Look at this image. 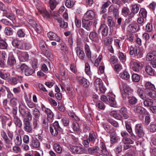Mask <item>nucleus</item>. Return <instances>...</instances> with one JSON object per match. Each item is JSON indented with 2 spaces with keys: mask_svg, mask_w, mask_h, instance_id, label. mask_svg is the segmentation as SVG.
Segmentation results:
<instances>
[{
  "mask_svg": "<svg viewBox=\"0 0 156 156\" xmlns=\"http://www.w3.org/2000/svg\"><path fill=\"white\" fill-rule=\"evenodd\" d=\"M76 80L79 84L84 87H87L90 85V83L88 80L83 77L77 76L76 77Z\"/></svg>",
  "mask_w": 156,
  "mask_h": 156,
  "instance_id": "obj_7",
  "label": "nucleus"
},
{
  "mask_svg": "<svg viewBox=\"0 0 156 156\" xmlns=\"http://www.w3.org/2000/svg\"><path fill=\"white\" fill-rule=\"evenodd\" d=\"M62 130L58 121L55 122L53 125L50 126V131L52 135L56 136L58 134V132Z\"/></svg>",
  "mask_w": 156,
  "mask_h": 156,
  "instance_id": "obj_4",
  "label": "nucleus"
},
{
  "mask_svg": "<svg viewBox=\"0 0 156 156\" xmlns=\"http://www.w3.org/2000/svg\"><path fill=\"white\" fill-rule=\"evenodd\" d=\"M142 67V65L140 62H134L132 66V69L135 72H138Z\"/></svg>",
  "mask_w": 156,
  "mask_h": 156,
  "instance_id": "obj_22",
  "label": "nucleus"
},
{
  "mask_svg": "<svg viewBox=\"0 0 156 156\" xmlns=\"http://www.w3.org/2000/svg\"><path fill=\"white\" fill-rule=\"evenodd\" d=\"M154 90H151L148 92L147 94L148 96L152 98H156V91Z\"/></svg>",
  "mask_w": 156,
  "mask_h": 156,
  "instance_id": "obj_52",
  "label": "nucleus"
},
{
  "mask_svg": "<svg viewBox=\"0 0 156 156\" xmlns=\"http://www.w3.org/2000/svg\"><path fill=\"white\" fill-rule=\"evenodd\" d=\"M108 27L105 24H101L98 29V33L101 32L102 36L106 37L108 35Z\"/></svg>",
  "mask_w": 156,
  "mask_h": 156,
  "instance_id": "obj_12",
  "label": "nucleus"
},
{
  "mask_svg": "<svg viewBox=\"0 0 156 156\" xmlns=\"http://www.w3.org/2000/svg\"><path fill=\"white\" fill-rule=\"evenodd\" d=\"M129 12V9L127 7H124L122 10V13L123 16H127Z\"/></svg>",
  "mask_w": 156,
  "mask_h": 156,
  "instance_id": "obj_61",
  "label": "nucleus"
},
{
  "mask_svg": "<svg viewBox=\"0 0 156 156\" xmlns=\"http://www.w3.org/2000/svg\"><path fill=\"white\" fill-rule=\"evenodd\" d=\"M107 24L109 27H114L115 25V23L113 20L112 17L109 16L107 18Z\"/></svg>",
  "mask_w": 156,
  "mask_h": 156,
  "instance_id": "obj_42",
  "label": "nucleus"
},
{
  "mask_svg": "<svg viewBox=\"0 0 156 156\" xmlns=\"http://www.w3.org/2000/svg\"><path fill=\"white\" fill-rule=\"evenodd\" d=\"M133 121L132 119H129L125 121V127L126 130L130 134V137L133 140H135L136 136L133 133L131 127V122Z\"/></svg>",
  "mask_w": 156,
  "mask_h": 156,
  "instance_id": "obj_5",
  "label": "nucleus"
},
{
  "mask_svg": "<svg viewBox=\"0 0 156 156\" xmlns=\"http://www.w3.org/2000/svg\"><path fill=\"white\" fill-rule=\"evenodd\" d=\"M39 45L41 49L47 56L49 57L52 56V55L51 53L49 50H48L46 45L44 41H41Z\"/></svg>",
  "mask_w": 156,
  "mask_h": 156,
  "instance_id": "obj_8",
  "label": "nucleus"
},
{
  "mask_svg": "<svg viewBox=\"0 0 156 156\" xmlns=\"http://www.w3.org/2000/svg\"><path fill=\"white\" fill-rule=\"evenodd\" d=\"M23 122L24 130L28 133H32V129L30 126V122L29 121L25 118L23 119Z\"/></svg>",
  "mask_w": 156,
  "mask_h": 156,
  "instance_id": "obj_10",
  "label": "nucleus"
},
{
  "mask_svg": "<svg viewBox=\"0 0 156 156\" xmlns=\"http://www.w3.org/2000/svg\"><path fill=\"white\" fill-rule=\"evenodd\" d=\"M72 128L74 131L76 132L79 131L80 130V127L79 124L76 121L72 123Z\"/></svg>",
  "mask_w": 156,
  "mask_h": 156,
  "instance_id": "obj_51",
  "label": "nucleus"
},
{
  "mask_svg": "<svg viewBox=\"0 0 156 156\" xmlns=\"http://www.w3.org/2000/svg\"><path fill=\"white\" fill-rule=\"evenodd\" d=\"M77 55L81 60H83L85 57V53L80 47H77L76 48Z\"/></svg>",
  "mask_w": 156,
  "mask_h": 156,
  "instance_id": "obj_19",
  "label": "nucleus"
},
{
  "mask_svg": "<svg viewBox=\"0 0 156 156\" xmlns=\"http://www.w3.org/2000/svg\"><path fill=\"white\" fill-rule=\"evenodd\" d=\"M100 145V147L98 146H95L89 148L87 150L88 153L89 154L96 156L108 155L109 152L107 150L105 144L101 142Z\"/></svg>",
  "mask_w": 156,
  "mask_h": 156,
  "instance_id": "obj_1",
  "label": "nucleus"
},
{
  "mask_svg": "<svg viewBox=\"0 0 156 156\" xmlns=\"http://www.w3.org/2000/svg\"><path fill=\"white\" fill-rule=\"evenodd\" d=\"M89 37L90 40L95 43L98 42L99 41V36L97 33L95 31L90 32Z\"/></svg>",
  "mask_w": 156,
  "mask_h": 156,
  "instance_id": "obj_13",
  "label": "nucleus"
},
{
  "mask_svg": "<svg viewBox=\"0 0 156 156\" xmlns=\"http://www.w3.org/2000/svg\"><path fill=\"white\" fill-rule=\"evenodd\" d=\"M54 148L55 151L58 154H60L62 152V148L60 145L58 144H55L54 145Z\"/></svg>",
  "mask_w": 156,
  "mask_h": 156,
  "instance_id": "obj_49",
  "label": "nucleus"
},
{
  "mask_svg": "<svg viewBox=\"0 0 156 156\" xmlns=\"http://www.w3.org/2000/svg\"><path fill=\"white\" fill-rule=\"evenodd\" d=\"M122 142L125 144H132L133 143V141L131 139L127 137L123 138L122 140Z\"/></svg>",
  "mask_w": 156,
  "mask_h": 156,
  "instance_id": "obj_60",
  "label": "nucleus"
},
{
  "mask_svg": "<svg viewBox=\"0 0 156 156\" xmlns=\"http://www.w3.org/2000/svg\"><path fill=\"white\" fill-rule=\"evenodd\" d=\"M140 51L139 47L131 46L130 48L129 54L131 55H134L135 56H137Z\"/></svg>",
  "mask_w": 156,
  "mask_h": 156,
  "instance_id": "obj_17",
  "label": "nucleus"
},
{
  "mask_svg": "<svg viewBox=\"0 0 156 156\" xmlns=\"http://www.w3.org/2000/svg\"><path fill=\"white\" fill-rule=\"evenodd\" d=\"M92 22L90 20H86L83 19L82 20L83 27L87 31H90L91 28Z\"/></svg>",
  "mask_w": 156,
  "mask_h": 156,
  "instance_id": "obj_15",
  "label": "nucleus"
},
{
  "mask_svg": "<svg viewBox=\"0 0 156 156\" xmlns=\"http://www.w3.org/2000/svg\"><path fill=\"white\" fill-rule=\"evenodd\" d=\"M128 28L132 33H135L140 30L139 25L137 24L130 25L128 26Z\"/></svg>",
  "mask_w": 156,
  "mask_h": 156,
  "instance_id": "obj_26",
  "label": "nucleus"
},
{
  "mask_svg": "<svg viewBox=\"0 0 156 156\" xmlns=\"http://www.w3.org/2000/svg\"><path fill=\"white\" fill-rule=\"evenodd\" d=\"M78 33L83 38H85L87 34L83 28H80L78 30Z\"/></svg>",
  "mask_w": 156,
  "mask_h": 156,
  "instance_id": "obj_53",
  "label": "nucleus"
},
{
  "mask_svg": "<svg viewBox=\"0 0 156 156\" xmlns=\"http://www.w3.org/2000/svg\"><path fill=\"white\" fill-rule=\"evenodd\" d=\"M132 80L135 82H138L140 79V77L139 75L136 73H133L132 76Z\"/></svg>",
  "mask_w": 156,
  "mask_h": 156,
  "instance_id": "obj_56",
  "label": "nucleus"
},
{
  "mask_svg": "<svg viewBox=\"0 0 156 156\" xmlns=\"http://www.w3.org/2000/svg\"><path fill=\"white\" fill-rule=\"evenodd\" d=\"M135 132L136 134L139 137L142 138L144 135L143 126L141 124H137L136 125Z\"/></svg>",
  "mask_w": 156,
  "mask_h": 156,
  "instance_id": "obj_9",
  "label": "nucleus"
},
{
  "mask_svg": "<svg viewBox=\"0 0 156 156\" xmlns=\"http://www.w3.org/2000/svg\"><path fill=\"white\" fill-rule=\"evenodd\" d=\"M49 2L50 7L51 10H54L58 4V3L55 0H50Z\"/></svg>",
  "mask_w": 156,
  "mask_h": 156,
  "instance_id": "obj_46",
  "label": "nucleus"
},
{
  "mask_svg": "<svg viewBox=\"0 0 156 156\" xmlns=\"http://www.w3.org/2000/svg\"><path fill=\"white\" fill-rule=\"evenodd\" d=\"M69 151L73 154H87L86 150L80 146H74L70 145L68 147Z\"/></svg>",
  "mask_w": 156,
  "mask_h": 156,
  "instance_id": "obj_2",
  "label": "nucleus"
},
{
  "mask_svg": "<svg viewBox=\"0 0 156 156\" xmlns=\"http://www.w3.org/2000/svg\"><path fill=\"white\" fill-rule=\"evenodd\" d=\"M14 121L16 125L18 127H21L22 126V123L20 119L16 116H14Z\"/></svg>",
  "mask_w": 156,
  "mask_h": 156,
  "instance_id": "obj_43",
  "label": "nucleus"
},
{
  "mask_svg": "<svg viewBox=\"0 0 156 156\" xmlns=\"http://www.w3.org/2000/svg\"><path fill=\"white\" fill-rule=\"evenodd\" d=\"M97 138V136L94 133H90L88 139L90 142H92L94 144Z\"/></svg>",
  "mask_w": 156,
  "mask_h": 156,
  "instance_id": "obj_41",
  "label": "nucleus"
},
{
  "mask_svg": "<svg viewBox=\"0 0 156 156\" xmlns=\"http://www.w3.org/2000/svg\"><path fill=\"white\" fill-rule=\"evenodd\" d=\"M32 114L34 117L37 119H39L41 115L40 112L39 110L36 108H34L32 109Z\"/></svg>",
  "mask_w": 156,
  "mask_h": 156,
  "instance_id": "obj_31",
  "label": "nucleus"
},
{
  "mask_svg": "<svg viewBox=\"0 0 156 156\" xmlns=\"http://www.w3.org/2000/svg\"><path fill=\"white\" fill-rule=\"evenodd\" d=\"M14 142L16 145L18 146L20 145L22 143L21 137L18 134L16 135L14 139Z\"/></svg>",
  "mask_w": 156,
  "mask_h": 156,
  "instance_id": "obj_35",
  "label": "nucleus"
},
{
  "mask_svg": "<svg viewBox=\"0 0 156 156\" xmlns=\"http://www.w3.org/2000/svg\"><path fill=\"white\" fill-rule=\"evenodd\" d=\"M6 91L7 92H10V90L9 87L4 85L0 86V93L2 94V96H5Z\"/></svg>",
  "mask_w": 156,
  "mask_h": 156,
  "instance_id": "obj_24",
  "label": "nucleus"
},
{
  "mask_svg": "<svg viewBox=\"0 0 156 156\" xmlns=\"http://www.w3.org/2000/svg\"><path fill=\"white\" fill-rule=\"evenodd\" d=\"M143 90L141 89H138L137 90V93L140 98L143 100H145L146 98V95L144 94Z\"/></svg>",
  "mask_w": 156,
  "mask_h": 156,
  "instance_id": "obj_59",
  "label": "nucleus"
},
{
  "mask_svg": "<svg viewBox=\"0 0 156 156\" xmlns=\"http://www.w3.org/2000/svg\"><path fill=\"white\" fill-rule=\"evenodd\" d=\"M3 11V16H6L7 18H9L11 20L15 19V16L12 13H9L5 10Z\"/></svg>",
  "mask_w": 156,
  "mask_h": 156,
  "instance_id": "obj_33",
  "label": "nucleus"
},
{
  "mask_svg": "<svg viewBox=\"0 0 156 156\" xmlns=\"http://www.w3.org/2000/svg\"><path fill=\"white\" fill-rule=\"evenodd\" d=\"M108 13L109 15H112L115 19L119 16V9L117 6L114 5H112L109 7Z\"/></svg>",
  "mask_w": 156,
  "mask_h": 156,
  "instance_id": "obj_6",
  "label": "nucleus"
},
{
  "mask_svg": "<svg viewBox=\"0 0 156 156\" xmlns=\"http://www.w3.org/2000/svg\"><path fill=\"white\" fill-rule=\"evenodd\" d=\"M119 76L122 79L126 80H128L130 78V76L129 73L126 71H124L120 73L119 74Z\"/></svg>",
  "mask_w": 156,
  "mask_h": 156,
  "instance_id": "obj_30",
  "label": "nucleus"
},
{
  "mask_svg": "<svg viewBox=\"0 0 156 156\" xmlns=\"http://www.w3.org/2000/svg\"><path fill=\"white\" fill-rule=\"evenodd\" d=\"M16 60L13 55L9 56L7 61V64L10 66H13L16 63Z\"/></svg>",
  "mask_w": 156,
  "mask_h": 156,
  "instance_id": "obj_28",
  "label": "nucleus"
},
{
  "mask_svg": "<svg viewBox=\"0 0 156 156\" xmlns=\"http://www.w3.org/2000/svg\"><path fill=\"white\" fill-rule=\"evenodd\" d=\"M95 16L94 12L91 10L88 11L84 14L83 17V20H92Z\"/></svg>",
  "mask_w": 156,
  "mask_h": 156,
  "instance_id": "obj_11",
  "label": "nucleus"
},
{
  "mask_svg": "<svg viewBox=\"0 0 156 156\" xmlns=\"http://www.w3.org/2000/svg\"><path fill=\"white\" fill-rule=\"evenodd\" d=\"M102 84L101 80L99 78L97 79L94 82V85L96 90H98V88Z\"/></svg>",
  "mask_w": 156,
  "mask_h": 156,
  "instance_id": "obj_48",
  "label": "nucleus"
},
{
  "mask_svg": "<svg viewBox=\"0 0 156 156\" xmlns=\"http://www.w3.org/2000/svg\"><path fill=\"white\" fill-rule=\"evenodd\" d=\"M1 134L2 140L6 144H9L12 142L13 137L12 133L8 131L6 134L4 131H2L1 132Z\"/></svg>",
  "mask_w": 156,
  "mask_h": 156,
  "instance_id": "obj_3",
  "label": "nucleus"
},
{
  "mask_svg": "<svg viewBox=\"0 0 156 156\" xmlns=\"http://www.w3.org/2000/svg\"><path fill=\"white\" fill-rule=\"evenodd\" d=\"M14 20H11L9 18L7 19H3L1 20V22L7 26H10L11 25V22Z\"/></svg>",
  "mask_w": 156,
  "mask_h": 156,
  "instance_id": "obj_36",
  "label": "nucleus"
},
{
  "mask_svg": "<svg viewBox=\"0 0 156 156\" xmlns=\"http://www.w3.org/2000/svg\"><path fill=\"white\" fill-rule=\"evenodd\" d=\"M112 41L113 39L112 38L109 37H107L104 40V44L107 46L110 45V44H112Z\"/></svg>",
  "mask_w": 156,
  "mask_h": 156,
  "instance_id": "obj_55",
  "label": "nucleus"
},
{
  "mask_svg": "<svg viewBox=\"0 0 156 156\" xmlns=\"http://www.w3.org/2000/svg\"><path fill=\"white\" fill-rule=\"evenodd\" d=\"M12 45L16 48L23 49L24 48L23 44L20 40L17 39H14L12 42Z\"/></svg>",
  "mask_w": 156,
  "mask_h": 156,
  "instance_id": "obj_16",
  "label": "nucleus"
},
{
  "mask_svg": "<svg viewBox=\"0 0 156 156\" xmlns=\"http://www.w3.org/2000/svg\"><path fill=\"white\" fill-rule=\"evenodd\" d=\"M34 73V70L30 69L28 67L27 69L25 72V74L27 76H29L32 75Z\"/></svg>",
  "mask_w": 156,
  "mask_h": 156,
  "instance_id": "obj_62",
  "label": "nucleus"
},
{
  "mask_svg": "<svg viewBox=\"0 0 156 156\" xmlns=\"http://www.w3.org/2000/svg\"><path fill=\"white\" fill-rule=\"evenodd\" d=\"M44 112L47 115V119L49 120V122H51L54 119V114L52 111L48 108H45Z\"/></svg>",
  "mask_w": 156,
  "mask_h": 156,
  "instance_id": "obj_20",
  "label": "nucleus"
},
{
  "mask_svg": "<svg viewBox=\"0 0 156 156\" xmlns=\"http://www.w3.org/2000/svg\"><path fill=\"white\" fill-rule=\"evenodd\" d=\"M143 104L145 107H151L153 105V100L148 99L145 100L143 102Z\"/></svg>",
  "mask_w": 156,
  "mask_h": 156,
  "instance_id": "obj_37",
  "label": "nucleus"
},
{
  "mask_svg": "<svg viewBox=\"0 0 156 156\" xmlns=\"http://www.w3.org/2000/svg\"><path fill=\"white\" fill-rule=\"evenodd\" d=\"M10 76L9 73L7 72L4 73L2 70H0V77L2 79L5 80H8L9 79Z\"/></svg>",
  "mask_w": 156,
  "mask_h": 156,
  "instance_id": "obj_29",
  "label": "nucleus"
},
{
  "mask_svg": "<svg viewBox=\"0 0 156 156\" xmlns=\"http://www.w3.org/2000/svg\"><path fill=\"white\" fill-rule=\"evenodd\" d=\"M145 71L150 75L153 76L154 75V72L153 69L149 66H146Z\"/></svg>",
  "mask_w": 156,
  "mask_h": 156,
  "instance_id": "obj_39",
  "label": "nucleus"
},
{
  "mask_svg": "<svg viewBox=\"0 0 156 156\" xmlns=\"http://www.w3.org/2000/svg\"><path fill=\"white\" fill-rule=\"evenodd\" d=\"M22 78L23 77L21 76L12 77L9 79L10 83L12 85H15L18 83L20 82L22 80Z\"/></svg>",
  "mask_w": 156,
  "mask_h": 156,
  "instance_id": "obj_14",
  "label": "nucleus"
},
{
  "mask_svg": "<svg viewBox=\"0 0 156 156\" xmlns=\"http://www.w3.org/2000/svg\"><path fill=\"white\" fill-rule=\"evenodd\" d=\"M156 56V51H152L149 52L147 55L146 60L147 61H151L154 59Z\"/></svg>",
  "mask_w": 156,
  "mask_h": 156,
  "instance_id": "obj_23",
  "label": "nucleus"
},
{
  "mask_svg": "<svg viewBox=\"0 0 156 156\" xmlns=\"http://www.w3.org/2000/svg\"><path fill=\"white\" fill-rule=\"evenodd\" d=\"M40 145V143L37 139H33L30 144V146L34 148H38Z\"/></svg>",
  "mask_w": 156,
  "mask_h": 156,
  "instance_id": "obj_27",
  "label": "nucleus"
},
{
  "mask_svg": "<svg viewBox=\"0 0 156 156\" xmlns=\"http://www.w3.org/2000/svg\"><path fill=\"white\" fill-rule=\"evenodd\" d=\"M58 23L59 24V26L61 28L65 29L67 28L68 27V24L67 22L64 21L62 19L61 20H58Z\"/></svg>",
  "mask_w": 156,
  "mask_h": 156,
  "instance_id": "obj_40",
  "label": "nucleus"
},
{
  "mask_svg": "<svg viewBox=\"0 0 156 156\" xmlns=\"http://www.w3.org/2000/svg\"><path fill=\"white\" fill-rule=\"evenodd\" d=\"M96 105L99 109L104 110L105 108V106L104 103L101 101H98L97 102Z\"/></svg>",
  "mask_w": 156,
  "mask_h": 156,
  "instance_id": "obj_45",
  "label": "nucleus"
},
{
  "mask_svg": "<svg viewBox=\"0 0 156 156\" xmlns=\"http://www.w3.org/2000/svg\"><path fill=\"white\" fill-rule=\"evenodd\" d=\"M133 111L135 113L140 114H144L145 112V109L144 108L138 105L135 106Z\"/></svg>",
  "mask_w": 156,
  "mask_h": 156,
  "instance_id": "obj_25",
  "label": "nucleus"
},
{
  "mask_svg": "<svg viewBox=\"0 0 156 156\" xmlns=\"http://www.w3.org/2000/svg\"><path fill=\"white\" fill-rule=\"evenodd\" d=\"M137 98L134 97H132L129 100V103L131 105H134L137 102Z\"/></svg>",
  "mask_w": 156,
  "mask_h": 156,
  "instance_id": "obj_64",
  "label": "nucleus"
},
{
  "mask_svg": "<svg viewBox=\"0 0 156 156\" xmlns=\"http://www.w3.org/2000/svg\"><path fill=\"white\" fill-rule=\"evenodd\" d=\"M19 111L20 114L24 118L25 116L26 115V113L27 112L26 111V109L23 107L20 106L19 108Z\"/></svg>",
  "mask_w": 156,
  "mask_h": 156,
  "instance_id": "obj_57",
  "label": "nucleus"
},
{
  "mask_svg": "<svg viewBox=\"0 0 156 156\" xmlns=\"http://www.w3.org/2000/svg\"><path fill=\"white\" fill-rule=\"evenodd\" d=\"M13 32L12 29L9 27H5L4 31L5 35L8 36L12 35L13 34Z\"/></svg>",
  "mask_w": 156,
  "mask_h": 156,
  "instance_id": "obj_34",
  "label": "nucleus"
},
{
  "mask_svg": "<svg viewBox=\"0 0 156 156\" xmlns=\"http://www.w3.org/2000/svg\"><path fill=\"white\" fill-rule=\"evenodd\" d=\"M108 102L110 104L111 106L112 107H114L116 104V102L115 98L108 96Z\"/></svg>",
  "mask_w": 156,
  "mask_h": 156,
  "instance_id": "obj_47",
  "label": "nucleus"
},
{
  "mask_svg": "<svg viewBox=\"0 0 156 156\" xmlns=\"http://www.w3.org/2000/svg\"><path fill=\"white\" fill-rule=\"evenodd\" d=\"M139 15L140 17L144 18H146L147 16V12L146 10L143 8L141 9L139 12Z\"/></svg>",
  "mask_w": 156,
  "mask_h": 156,
  "instance_id": "obj_54",
  "label": "nucleus"
},
{
  "mask_svg": "<svg viewBox=\"0 0 156 156\" xmlns=\"http://www.w3.org/2000/svg\"><path fill=\"white\" fill-rule=\"evenodd\" d=\"M140 9L139 6L136 4L132 5L131 6V12L134 13H137Z\"/></svg>",
  "mask_w": 156,
  "mask_h": 156,
  "instance_id": "obj_32",
  "label": "nucleus"
},
{
  "mask_svg": "<svg viewBox=\"0 0 156 156\" xmlns=\"http://www.w3.org/2000/svg\"><path fill=\"white\" fill-rule=\"evenodd\" d=\"M28 66L25 63L21 64L20 65L17 66V68L20 69L22 72H24V73L27 69Z\"/></svg>",
  "mask_w": 156,
  "mask_h": 156,
  "instance_id": "obj_44",
  "label": "nucleus"
},
{
  "mask_svg": "<svg viewBox=\"0 0 156 156\" xmlns=\"http://www.w3.org/2000/svg\"><path fill=\"white\" fill-rule=\"evenodd\" d=\"M48 37L51 40H55L58 42H60L61 40L57 35L54 33L50 32L47 34Z\"/></svg>",
  "mask_w": 156,
  "mask_h": 156,
  "instance_id": "obj_18",
  "label": "nucleus"
},
{
  "mask_svg": "<svg viewBox=\"0 0 156 156\" xmlns=\"http://www.w3.org/2000/svg\"><path fill=\"white\" fill-rule=\"evenodd\" d=\"M107 121L114 127L118 128L119 127L118 123L112 119L108 118L107 119Z\"/></svg>",
  "mask_w": 156,
  "mask_h": 156,
  "instance_id": "obj_38",
  "label": "nucleus"
},
{
  "mask_svg": "<svg viewBox=\"0 0 156 156\" xmlns=\"http://www.w3.org/2000/svg\"><path fill=\"white\" fill-rule=\"evenodd\" d=\"M74 4V3L72 0H66L65 2L66 6L68 8H71Z\"/></svg>",
  "mask_w": 156,
  "mask_h": 156,
  "instance_id": "obj_63",
  "label": "nucleus"
},
{
  "mask_svg": "<svg viewBox=\"0 0 156 156\" xmlns=\"http://www.w3.org/2000/svg\"><path fill=\"white\" fill-rule=\"evenodd\" d=\"M145 87L146 89H149L150 90L155 89L154 85L149 82H147L146 83Z\"/></svg>",
  "mask_w": 156,
  "mask_h": 156,
  "instance_id": "obj_50",
  "label": "nucleus"
},
{
  "mask_svg": "<svg viewBox=\"0 0 156 156\" xmlns=\"http://www.w3.org/2000/svg\"><path fill=\"white\" fill-rule=\"evenodd\" d=\"M119 112L121 114L122 116L125 119H127L129 117V116L128 114L127 108L123 107L119 110Z\"/></svg>",
  "mask_w": 156,
  "mask_h": 156,
  "instance_id": "obj_21",
  "label": "nucleus"
},
{
  "mask_svg": "<svg viewBox=\"0 0 156 156\" xmlns=\"http://www.w3.org/2000/svg\"><path fill=\"white\" fill-rule=\"evenodd\" d=\"M118 56L120 60L122 62L125 61L126 59V56L124 54L121 52H119Z\"/></svg>",
  "mask_w": 156,
  "mask_h": 156,
  "instance_id": "obj_58",
  "label": "nucleus"
}]
</instances>
